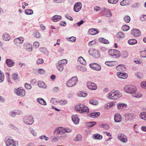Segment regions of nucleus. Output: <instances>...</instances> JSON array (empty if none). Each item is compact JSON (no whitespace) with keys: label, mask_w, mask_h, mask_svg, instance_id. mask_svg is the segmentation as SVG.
Listing matches in <instances>:
<instances>
[{"label":"nucleus","mask_w":146,"mask_h":146,"mask_svg":"<svg viewBox=\"0 0 146 146\" xmlns=\"http://www.w3.org/2000/svg\"><path fill=\"white\" fill-rule=\"evenodd\" d=\"M129 0H123L120 3V4L122 6H125L129 4Z\"/></svg>","instance_id":"obj_32"},{"label":"nucleus","mask_w":146,"mask_h":146,"mask_svg":"<svg viewBox=\"0 0 146 146\" xmlns=\"http://www.w3.org/2000/svg\"><path fill=\"white\" fill-rule=\"evenodd\" d=\"M93 137L94 139H98L100 140L102 139V136L98 134H96L94 135Z\"/></svg>","instance_id":"obj_37"},{"label":"nucleus","mask_w":146,"mask_h":146,"mask_svg":"<svg viewBox=\"0 0 146 146\" xmlns=\"http://www.w3.org/2000/svg\"><path fill=\"white\" fill-rule=\"evenodd\" d=\"M116 70L121 72H123L125 70V68L124 65L121 64L117 66L116 68Z\"/></svg>","instance_id":"obj_25"},{"label":"nucleus","mask_w":146,"mask_h":146,"mask_svg":"<svg viewBox=\"0 0 146 146\" xmlns=\"http://www.w3.org/2000/svg\"><path fill=\"white\" fill-rule=\"evenodd\" d=\"M116 63L115 61H107L105 62V64L110 66H113L115 65L116 66Z\"/></svg>","instance_id":"obj_26"},{"label":"nucleus","mask_w":146,"mask_h":146,"mask_svg":"<svg viewBox=\"0 0 146 146\" xmlns=\"http://www.w3.org/2000/svg\"><path fill=\"white\" fill-rule=\"evenodd\" d=\"M116 36L117 38H123L124 37V35L122 32H119L117 33Z\"/></svg>","instance_id":"obj_46"},{"label":"nucleus","mask_w":146,"mask_h":146,"mask_svg":"<svg viewBox=\"0 0 146 146\" xmlns=\"http://www.w3.org/2000/svg\"><path fill=\"white\" fill-rule=\"evenodd\" d=\"M24 123L28 125H31L34 122V119L33 118L30 117L25 116L23 118Z\"/></svg>","instance_id":"obj_9"},{"label":"nucleus","mask_w":146,"mask_h":146,"mask_svg":"<svg viewBox=\"0 0 146 146\" xmlns=\"http://www.w3.org/2000/svg\"><path fill=\"white\" fill-rule=\"evenodd\" d=\"M58 103H60V104L61 105H64L67 103V101L66 100H61L58 101Z\"/></svg>","instance_id":"obj_55"},{"label":"nucleus","mask_w":146,"mask_h":146,"mask_svg":"<svg viewBox=\"0 0 146 146\" xmlns=\"http://www.w3.org/2000/svg\"><path fill=\"white\" fill-rule=\"evenodd\" d=\"M100 115V113L99 112H92V117H96Z\"/></svg>","instance_id":"obj_50"},{"label":"nucleus","mask_w":146,"mask_h":146,"mask_svg":"<svg viewBox=\"0 0 146 146\" xmlns=\"http://www.w3.org/2000/svg\"><path fill=\"white\" fill-rule=\"evenodd\" d=\"M44 63V60L42 58H38V59L36 64H42Z\"/></svg>","instance_id":"obj_58"},{"label":"nucleus","mask_w":146,"mask_h":146,"mask_svg":"<svg viewBox=\"0 0 146 146\" xmlns=\"http://www.w3.org/2000/svg\"><path fill=\"white\" fill-rule=\"evenodd\" d=\"M6 146H16V142L13 139L8 138L5 142Z\"/></svg>","instance_id":"obj_11"},{"label":"nucleus","mask_w":146,"mask_h":146,"mask_svg":"<svg viewBox=\"0 0 146 146\" xmlns=\"http://www.w3.org/2000/svg\"><path fill=\"white\" fill-rule=\"evenodd\" d=\"M60 64L63 65L64 66V65L66 64L68 62L67 60L66 59H63L59 60L58 62Z\"/></svg>","instance_id":"obj_38"},{"label":"nucleus","mask_w":146,"mask_h":146,"mask_svg":"<svg viewBox=\"0 0 146 146\" xmlns=\"http://www.w3.org/2000/svg\"><path fill=\"white\" fill-rule=\"evenodd\" d=\"M85 127L86 128H87V129L84 130L83 133L84 135L86 136L90 134L91 132V130L89 129L91 128V121L86 122Z\"/></svg>","instance_id":"obj_7"},{"label":"nucleus","mask_w":146,"mask_h":146,"mask_svg":"<svg viewBox=\"0 0 146 146\" xmlns=\"http://www.w3.org/2000/svg\"><path fill=\"white\" fill-rule=\"evenodd\" d=\"M92 69L96 71H99L101 69V66L96 63H92Z\"/></svg>","instance_id":"obj_17"},{"label":"nucleus","mask_w":146,"mask_h":146,"mask_svg":"<svg viewBox=\"0 0 146 146\" xmlns=\"http://www.w3.org/2000/svg\"><path fill=\"white\" fill-rule=\"evenodd\" d=\"M122 29L124 31H127L129 29V27L127 25H124L122 27Z\"/></svg>","instance_id":"obj_54"},{"label":"nucleus","mask_w":146,"mask_h":146,"mask_svg":"<svg viewBox=\"0 0 146 146\" xmlns=\"http://www.w3.org/2000/svg\"><path fill=\"white\" fill-rule=\"evenodd\" d=\"M37 102L40 104L45 106L47 104L45 101L42 98H38L36 99Z\"/></svg>","instance_id":"obj_21"},{"label":"nucleus","mask_w":146,"mask_h":146,"mask_svg":"<svg viewBox=\"0 0 146 146\" xmlns=\"http://www.w3.org/2000/svg\"><path fill=\"white\" fill-rule=\"evenodd\" d=\"M117 76L119 78L125 79L127 77V75L126 73H123L121 72L117 73Z\"/></svg>","instance_id":"obj_24"},{"label":"nucleus","mask_w":146,"mask_h":146,"mask_svg":"<svg viewBox=\"0 0 146 146\" xmlns=\"http://www.w3.org/2000/svg\"><path fill=\"white\" fill-rule=\"evenodd\" d=\"M38 86L40 88H46L47 87L46 83L43 82L39 81L38 83Z\"/></svg>","instance_id":"obj_28"},{"label":"nucleus","mask_w":146,"mask_h":146,"mask_svg":"<svg viewBox=\"0 0 146 146\" xmlns=\"http://www.w3.org/2000/svg\"><path fill=\"white\" fill-rule=\"evenodd\" d=\"M3 39L6 41H9L10 39L9 35L7 33H5L3 36Z\"/></svg>","instance_id":"obj_31"},{"label":"nucleus","mask_w":146,"mask_h":146,"mask_svg":"<svg viewBox=\"0 0 146 146\" xmlns=\"http://www.w3.org/2000/svg\"><path fill=\"white\" fill-rule=\"evenodd\" d=\"M25 13L27 15H31L33 13V10H25Z\"/></svg>","instance_id":"obj_45"},{"label":"nucleus","mask_w":146,"mask_h":146,"mask_svg":"<svg viewBox=\"0 0 146 146\" xmlns=\"http://www.w3.org/2000/svg\"><path fill=\"white\" fill-rule=\"evenodd\" d=\"M92 56L96 58H98L100 56L99 52L97 50H94L92 51Z\"/></svg>","instance_id":"obj_18"},{"label":"nucleus","mask_w":146,"mask_h":146,"mask_svg":"<svg viewBox=\"0 0 146 146\" xmlns=\"http://www.w3.org/2000/svg\"><path fill=\"white\" fill-rule=\"evenodd\" d=\"M38 73L40 74H44L45 72V70L42 68L38 69Z\"/></svg>","instance_id":"obj_57"},{"label":"nucleus","mask_w":146,"mask_h":146,"mask_svg":"<svg viewBox=\"0 0 146 146\" xmlns=\"http://www.w3.org/2000/svg\"><path fill=\"white\" fill-rule=\"evenodd\" d=\"M64 133V128L62 127H58L56 128L54 132V134L59 135Z\"/></svg>","instance_id":"obj_12"},{"label":"nucleus","mask_w":146,"mask_h":146,"mask_svg":"<svg viewBox=\"0 0 146 146\" xmlns=\"http://www.w3.org/2000/svg\"><path fill=\"white\" fill-rule=\"evenodd\" d=\"M82 139V136L80 134H78L74 139L75 141H80Z\"/></svg>","instance_id":"obj_39"},{"label":"nucleus","mask_w":146,"mask_h":146,"mask_svg":"<svg viewBox=\"0 0 146 146\" xmlns=\"http://www.w3.org/2000/svg\"><path fill=\"white\" fill-rule=\"evenodd\" d=\"M5 63L7 66L9 67L13 66L15 64V62L12 60L10 59H7L6 60Z\"/></svg>","instance_id":"obj_14"},{"label":"nucleus","mask_w":146,"mask_h":146,"mask_svg":"<svg viewBox=\"0 0 146 146\" xmlns=\"http://www.w3.org/2000/svg\"><path fill=\"white\" fill-rule=\"evenodd\" d=\"M133 96L135 98H139L142 96V94L140 92H137L136 93L133 94Z\"/></svg>","instance_id":"obj_44"},{"label":"nucleus","mask_w":146,"mask_h":146,"mask_svg":"<svg viewBox=\"0 0 146 146\" xmlns=\"http://www.w3.org/2000/svg\"><path fill=\"white\" fill-rule=\"evenodd\" d=\"M99 31L97 29L92 28V35H95L98 33Z\"/></svg>","instance_id":"obj_49"},{"label":"nucleus","mask_w":146,"mask_h":146,"mask_svg":"<svg viewBox=\"0 0 146 146\" xmlns=\"http://www.w3.org/2000/svg\"><path fill=\"white\" fill-rule=\"evenodd\" d=\"M111 11L109 10H104L103 11V15L107 17H110L112 16Z\"/></svg>","instance_id":"obj_23"},{"label":"nucleus","mask_w":146,"mask_h":146,"mask_svg":"<svg viewBox=\"0 0 146 146\" xmlns=\"http://www.w3.org/2000/svg\"><path fill=\"white\" fill-rule=\"evenodd\" d=\"M67 40L70 42H74L76 40V38L74 36H72L67 38Z\"/></svg>","instance_id":"obj_36"},{"label":"nucleus","mask_w":146,"mask_h":146,"mask_svg":"<svg viewBox=\"0 0 146 146\" xmlns=\"http://www.w3.org/2000/svg\"><path fill=\"white\" fill-rule=\"evenodd\" d=\"M78 81L76 76L72 77L67 82L66 86L68 87H71L75 86Z\"/></svg>","instance_id":"obj_2"},{"label":"nucleus","mask_w":146,"mask_h":146,"mask_svg":"<svg viewBox=\"0 0 146 146\" xmlns=\"http://www.w3.org/2000/svg\"><path fill=\"white\" fill-rule=\"evenodd\" d=\"M29 130L31 133L34 136H36L37 135V133L35 132V130L31 128H29Z\"/></svg>","instance_id":"obj_59"},{"label":"nucleus","mask_w":146,"mask_h":146,"mask_svg":"<svg viewBox=\"0 0 146 146\" xmlns=\"http://www.w3.org/2000/svg\"><path fill=\"white\" fill-rule=\"evenodd\" d=\"M4 79V73L0 70V82L2 83Z\"/></svg>","instance_id":"obj_40"},{"label":"nucleus","mask_w":146,"mask_h":146,"mask_svg":"<svg viewBox=\"0 0 146 146\" xmlns=\"http://www.w3.org/2000/svg\"><path fill=\"white\" fill-rule=\"evenodd\" d=\"M108 53L109 55L113 58H117L120 56L119 51L115 49L110 50L108 52Z\"/></svg>","instance_id":"obj_5"},{"label":"nucleus","mask_w":146,"mask_h":146,"mask_svg":"<svg viewBox=\"0 0 146 146\" xmlns=\"http://www.w3.org/2000/svg\"><path fill=\"white\" fill-rule=\"evenodd\" d=\"M109 98L111 99L115 100L121 96V94L117 91H113L108 94Z\"/></svg>","instance_id":"obj_4"},{"label":"nucleus","mask_w":146,"mask_h":146,"mask_svg":"<svg viewBox=\"0 0 146 146\" xmlns=\"http://www.w3.org/2000/svg\"><path fill=\"white\" fill-rule=\"evenodd\" d=\"M139 117L141 119L146 120V112H142L139 115Z\"/></svg>","instance_id":"obj_35"},{"label":"nucleus","mask_w":146,"mask_h":146,"mask_svg":"<svg viewBox=\"0 0 146 146\" xmlns=\"http://www.w3.org/2000/svg\"><path fill=\"white\" fill-rule=\"evenodd\" d=\"M39 138L40 139H44L45 141H48L49 139V138L47 136H46V135H43L41 136H40L39 137Z\"/></svg>","instance_id":"obj_51"},{"label":"nucleus","mask_w":146,"mask_h":146,"mask_svg":"<svg viewBox=\"0 0 146 146\" xmlns=\"http://www.w3.org/2000/svg\"><path fill=\"white\" fill-rule=\"evenodd\" d=\"M114 119L116 122H119L122 120V117L120 114L117 113L114 115Z\"/></svg>","instance_id":"obj_20"},{"label":"nucleus","mask_w":146,"mask_h":146,"mask_svg":"<svg viewBox=\"0 0 146 146\" xmlns=\"http://www.w3.org/2000/svg\"><path fill=\"white\" fill-rule=\"evenodd\" d=\"M24 46L27 51H31L32 50V46L31 44L28 43H25Z\"/></svg>","instance_id":"obj_19"},{"label":"nucleus","mask_w":146,"mask_h":146,"mask_svg":"<svg viewBox=\"0 0 146 146\" xmlns=\"http://www.w3.org/2000/svg\"><path fill=\"white\" fill-rule=\"evenodd\" d=\"M125 119L126 121L133 120L135 117V115L133 113H127L124 115Z\"/></svg>","instance_id":"obj_10"},{"label":"nucleus","mask_w":146,"mask_h":146,"mask_svg":"<svg viewBox=\"0 0 146 146\" xmlns=\"http://www.w3.org/2000/svg\"><path fill=\"white\" fill-rule=\"evenodd\" d=\"M141 86L143 88L146 89V82L145 81H143L141 83Z\"/></svg>","instance_id":"obj_64"},{"label":"nucleus","mask_w":146,"mask_h":146,"mask_svg":"<svg viewBox=\"0 0 146 146\" xmlns=\"http://www.w3.org/2000/svg\"><path fill=\"white\" fill-rule=\"evenodd\" d=\"M18 74L17 73H13L12 74V78L14 80H17L18 78Z\"/></svg>","instance_id":"obj_47"},{"label":"nucleus","mask_w":146,"mask_h":146,"mask_svg":"<svg viewBox=\"0 0 146 146\" xmlns=\"http://www.w3.org/2000/svg\"><path fill=\"white\" fill-rule=\"evenodd\" d=\"M131 33L133 35L136 37L139 36L141 34V32L139 30L134 29L131 31Z\"/></svg>","instance_id":"obj_16"},{"label":"nucleus","mask_w":146,"mask_h":146,"mask_svg":"<svg viewBox=\"0 0 146 146\" xmlns=\"http://www.w3.org/2000/svg\"><path fill=\"white\" fill-rule=\"evenodd\" d=\"M64 66L63 65L60 64L59 62H58V64L56 65V67L58 70L60 72H62L64 68Z\"/></svg>","instance_id":"obj_29"},{"label":"nucleus","mask_w":146,"mask_h":146,"mask_svg":"<svg viewBox=\"0 0 146 146\" xmlns=\"http://www.w3.org/2000/svg\"><path fill=\"white\" fill-rule=\"evenodd\" d=\"M85 22L83 20L81 19L76 23L78 27H80Z\"/></svg>","instance_id":"obj_61"},{"label":"nucleus","mask_w":146,"mask_h":146,"mask_svg":"<svg viewBox=\"0 0 146 146\" xmlns=\"http://www.w3.org/2000/svg\"><path fill=\"white\" fill-rule=\"evenodd\" d=\"M14 93L17 96L24 97L25 94V90L21 87L17 88H15L14 90Z\"/></svg>","instance_id":"obj_6"},{"label":"nucleus","mask_w":146,"mask_h":146,"mask_svg":"<svg viewBox=\"0 0 146 146\" xmlns=\"http://www.w3.org/2000/svg\"><path fill=\"white\" fill-rule=\"evenodd\" d=\"M82 7V4L80 2L76 3L74 6L73 9H81Z\"/></svg>","instance_id":"obj_27"},{"label":"nucleus","mask_w":146,"mask_h":146,"mask_svg":"<svg viewBox=\"0 0 146 146\" xmlns=\"http://www.w3.org/2000/svg\"><path fill=\"white\" fill-rule=\"evenodd\" d=\"M140 19L142 21H146V15H143L141 16Z\"/></svg>","instance_id":"obj_63"},{"label":"nucleus","mask_w":146,"mask_h":146,"mask_svg":"<svg viewBox=\"0 0 146 146\" xmlns=\"http://www.w3.org/2000/svg\"><path fill=\"white\" fill-rule=\"evenodd\" d=\"M59 24L60 26L63 27H64L66 26L67 23L65 21H61Z\"/></svg>","instance_id":"obj_62"},{"label":"nucleus","mask_w":146,"mask_h":146,"mask_svg":"<svg viewBox=\"0 0 146 146\" xmlns=\"http://www.w3.org/2000/svg\"><path fill=\"white\" fill-rule=\"evenodd\" d=\"M33 35L36 38H40L41 37V35L40 33L37 31H36L33 33Z\"/></svg>","instance_id":"obj_41"},{"label":"nucleus","mask_w":146,"mask_h":146,"mask_svg":"<svg viewBox=\"0 0 146 146\" xmlns=\"http://www.w3.org/2000/svg\"><path fill=\"white\" fill-rule=\"evenodd\" d=\"M77 61L80 64L83 65H85L86 62L85 60L82 56H80L78 58Z\"/></svg>","instance_id":"obj_22"},{"label":"nucleus","mask_w":146,"mask_h":146,"mask_svg":"<svg viewBox=\"0 0 146 146\" xmlns=\"http://www.w3.org/2000/svg\"><path fill=\"white\" fill-rule=\"evenodd\" d=\"M126 105L123 104H118L117 105V108L118 109L123 108L126 107Z\"/></svg>","instance_id":"obj_52"},{"label":"nucleus","mask_w":146,"mask_h":146,"mask_svg":"<svg viewBox=\"0 0 146 146\" xmlns=\"http://www.w3.org/2000/svg\"><path fill=\"white\" fill-rule=\"evenodd\" d=\"M88 95L87 93L84 92L82 91H80L77 94L78 96L80 97H85Z\"/></svg>","instance_id":"obj_30"},{"label":"nucleus","mask_w":146,"mask_h":146,"mask_svg":"<svg viewBox=\"0 0 146 146\" xmlns=\"http://www.w3.org/2000/svg\"><path fill=\"white\" fill-rule=\"evenodd\" d=\"M25 88L27 90H30L32 88L31 86L27 83H25L24 84Z\"/></svg>","instance_id":"obj_53"},{"label":"nucleus","mask_w":146,"mask_h":146,"mask_svg":"<svg viewBox=\"0 0 146 146\" xmlns=\"http://www.w3.org/2000/svg\"><path fill=\"white\" fill-rule=\"evenodd\" d=\"M99 41L101 43L104 44H108L109 43L108 40L104 38H100L99 39Z\"/></svg>","instance_id":"obj_33"},{"label":"nucleus","mask_w":146,"mask_h":146,"mask_svg":"<svg viewBox=\"0 0 146 146\" xmlns=\"http://www.w3.org/2000/svg\"><path fill=\"white\" fill-rule=\"evenodd\" d=\"M140 6V5L138 3H135L131 5L132 8H137Z\"/></svg>","instance_id":"obj_56"},{"label":"nucleus","mask_w":146,"mask_h":146,"mask_svg":"<svg viewBox=\"0 0 146 146\" xmlns=\"http://www.w3.org/2000/svg\"><path fill=\"white\" fill-rule=\"evenodd\" d=\"M129 44L131 45H133L137 43V40L135 39H131L128 40Z\"/></svg>","instance_id":"obj_42"},{"label":"nucleus","mask_w":146,"mask_h":146,"mask_svg":"<svg viewBox=\"0 0 146 146\" xmlns=\"http://www.w3.org/2000/svg\"><path fill=\"white\" fill-rule=\"evenodd\" d=\"M62 19V17L60 15H55L52 17L51 18V20L54 22H58Z\"/></svg>","instance_id":"obj_15"},{"label":"nucleus","mask_w":146,"mask_h":146,"mask_svg":"<svg viewBox=\"0 0 146 146\" xmlns=\"http://www.w3.org/2000/svg\"><path fill=\"white\" fill-rule=\"evenodd\" d=\"M99 126L106 129H108L110 128L109 126L107 124H100Z\"/></svg>","instance_id":"obj_43"},{"label":"nucleus","mask_w":146,"mask_h":146,"mask_svg":"<svg viewBox=\"0 0 146 146\" xmlns=\"http://www.w3.org/2000/svg\"><path fill=\"white\" fill-rule=\"evenodd\" d=\"M75 110L81 113H88L89 111V108L83 104H79L74 107Z\"/></svg>","instance_id":"obj_1"},{"label":"nucleus","mask_w":146,"mask_h":146,"mask_svg":"<svg viewBox=\"0 0 146 146\" xmlns=\"http://www.w3.org/2000/svg\"><path fill=\"white\" fill-rule=\"evenodd\" d=\"M125 92L128 93L134 94L137 91V89L135 86L132 85H127L124 87Z\"/></svg>","instance_id":"obj_3"},{"label":"nucleus","mask_w":146,"mask_h":146,"mask_svg":"<svg viewBox=\"0 0 146 146\" xmlns=\"http://www.w3.org/2000/svg\"><path fill=\"white\" fill-rule=\"evenodd\" d=\"M140 55L143 58H146V50H145L141 52Z\"/></svg>","instance_id":"obj_60"},{"label":"nucleus","mask_w":146,"mask_h":146,"mask_svg":"<svg viewBox=\"0 0 146 146\" xmlns=\"http://www.w3.org/2000/svg\"><path fill=\"white\" fill-rule=\"evenodd\" d=\"M117 138L120 141L123 143H126L128 141V139L127 136L123 133L118 134L117 136Z\"/></svg>","instance_id":"obj_8"},{"label":"nucleus","mask_w":146,"mask_h":146,"mask_svg":"<svg viewBox=\"0 0 146 146\" xmlns=\"http://www.w3.org/2000/svg\"><path fill=\"white\" fill-rule=\"evenodd\" d=\"M71 118L72 121L75 124L77 125L79 123L80 119L78 117L77 114L72 115Z\"/></svg>","instance_id":"obj_13"},{"label":"nucleus","mask_w":146,"mask_h":146,"mask_svg":"<svg viewBox=\"0 0 146 146\" xmlns=\"http://www.w3.org/2000/svg\"><path fill=\"white\" fill-rule=\"evenodd\" d=\"M76 68L83 72H85L86 71V68L81 65H77L76 66Z\"/></svg>","instance_id":"obj_34"},{"label":"nucleus","mask_w":146,"mask_h":146,"mask_svg":"<svg viewBox=\"0 0 146 146\" xmlns=\"http://www.w3.org/2000/svg\"><path fill=\"white\" fill-rule=\"evenodd\" d=\"M124 21L126 22L129 23V22L131 19L130 17L128 16H125L123 18Z\"/></svg>","instance_id":"obj_48"}]
</instances>
